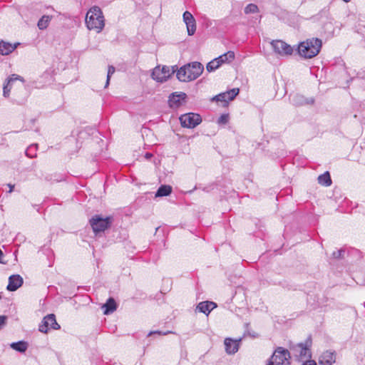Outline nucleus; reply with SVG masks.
I'll return each instance as SVG.
<instances>
[{
  "label": "nucleus",
  "mask_w": 365,
  "mask_h": 365,
  "mask_svg": "<svg viewBox=\"0 0 365 365\" xmlns=\"http://www.w3.org/2000/svg\"><path fill=\"white\" fill-rule=\"evenodd\" d=\"M203 70V66L195 61L182 66L178 70L176 76L182 82H188L198 78Z\"/></svg>",
  "instance_id": "nucleus-1"
},
{
  "label": "nucleus",
  "mask_w": 365,
  "mask_h": 365,
  "mask_svg": "<svg viewBox=\"0 0 365 365\" xmlns=\"http://www.w3.org/2000/svg\"><path fill=\"white\" fill-rule=\"evenodd\" d=\"M86 24L89 30H95L100 33L105 26V19L100 7L94 6L87 12Z\"/></svg>",
  "instance_id": "nucleus-2"
},
{
  "label": "nucleus",
  "mask_w": 365,
  "mask_h": 365,
  "mask_svg": "<svg viewBox=\"0 0 365 365\" xmlns=\"http://www.w3.org/2000/svg\"><path fill=\"white\" fill-rule=\"evenodd\" d=\"M321 47L322 40L312 38L300 43L298 46V53L305 58H312L319 53Z\"/></svg>",
  "instance_id": "nucleus-3"
},
{
  "label": "nucleus",
  "mask_w": 365,
  "mask_h": 365,
  "mask_svg": "<svg viewBox=\"0 0 365 365\" xmlns=\"http://www.w3.org/2000/svg\"><path fill=\"white\" fill-rule=\"evenodd\" d=\"M290 352L283 347H277L267 365H290Z\"/></svg>",
  "instance_id": "nucleus-4"
},
{
  "label": "nucleus",
  "mask_w": 365,
  "mask_h": 365,
  "mask_svg": "<svg viewBox=\"0 0 365 365\" xmlns=\"http://www.w3.org/2000/svg\"><path fill=\"white\" fill-rule=\"evenodd\" d=\"M311 344V341H307L305 343H299L292 346L290 349L294 357L299 361L309 360L308 359L312 356Z\"/></svg>",
  "instance_id": "nucleus-5"
},
{
  "label": "nucleus",
  "mask_w": 365,
  "mask_h": 365,
  "mask_svg": "<svg viewBox=\"0 0 365 365\" xmlns=\"http://www.w3.org/2000/svg\"><path fill=\"white\" fill-rule=\"evenodd\" d=\"M112 218L107 217L103 218L99 215H96L90 220V224L94 232H103L111 224Z\"/></svg>",
  "instance_id": "nucleus-6"
},
{
  "label": "nucleus",
  "mask_w": 365,
  "mask_h": 365,
  "mask_svg": "<svg viewBox=\"0 0 365 365\" xmlns=\"http://www.w3.org/2000/svg\"><path fill=\"white\" fill-rule=\"evenodd\" d=\"M180 121L182 127L193 128L201 123L202 118L199 114L189 113L182 115Z\"/></svg>",
  "instance_id": "nucleus-7"
},
{
  "label": "nucleus",
  "mask_w": 365,
  "mask_h": 365,
  "mask_svg": "<svg viewBox=\"0 0 365 365\" xmlns=\"http://www.w3.org/2000/svg\"><path fill=\"white\" fill-rule=\"evenodd\" d=\"M61 327L57 323L55 315L53 314H51L43 318L41 324L39 325L38 329L42 333H47L49 329L58 330Z\"/></svg>",
  "instance_id": "nucleus-8"
},
{
  "label": "nucleus",
  "mask_w": 365,
  "mask_h": 365,
  "mask_svg": "<svg viewBox=\"0 0 365 365\" xmlns=\"http://www.w3.org/2000/svg\"><path fill=\"white\" fill-rule=\"evenodd\" d=\"M174 72L175 71H171L169 67L163 66L160 68L157 66L153 69L151 76L156 81L163 83L166 81Z\"/></svg>",
  "instance_id": "nucleus-9"
},
{
  "label": "nucleus",
  "mask_w": 365,
  "mask_h": 365,
  "mask_svg": "<svg viewBox=\"0 0 365 365\" xmlns=\"http://www.w3.org/2000/svg\"><path fill=\"white\" fill-rule=\"evenodd\" d=\"M271 44L274 52L280 56H289L293 53L292 47L283 41H272Z\"/></svg>",
  "instance_id": "nucleus-10"
},
{
  "label": "nucleus",
  "mask_w": 365,
  "mask_h": 365,
  "mask_svg": "<svg viewBox=\"0 0 365 365\" xmlns=\"http://www.w3.org/2000/svg\"><path fill=\"white\" fill-rule=\"evenodd\" d=\"M16 81H21L22 86H24V84L25 83L24 78L17 74H11L7 78V83H6V84H5L4 86V88H3V95L5 98L9 97L11 89Z\"/></svg>",
  "instance_id": "nucleus-11"
},
{
  "label": "nucleus",
  "mask_w": 365,
  "mask_h": 365,
  "mask_svg": "<svg viewBox=\"0 0 365 365\" xmlns=\"http://www.w3.org/2000/svg\"><path fill=\"white\" fill-rule=\"evenodd\" d=\"M183 21L186 24L188 35H193L196 30V24L192 14L187 11H185L183 14Z\"/></svg>",
  "instance_id": "nucleus-12"
},
{
  "label": "nucleus",
  "mask_w": 365,
  "mask_h": 365,
  "mask_svg": "<svg viewBox=\"0 0 365 365\" xmlns=\"http://www.w3.org/2000/svg\"><path fill=\"white\" fill-rule=\"evenodd\" d=\"M23 278L19 274H13L9 278L6 288L10 292L16 291L23 284Z\"/></svg>",
  "instance_id": "nucleus-13"
},
{
  "label": "nucleus",
  "mask_w": 365,
  "mask_h": 365,
  "mask_svg": "<svg viewBox=\"0 0 365 365\" xmlns=\"http://www.w3.org/2000/svg\"><path fill=\"white\" fill-rule=\"evenodd\" d=\"M335 361V353L331 351H326L320 356L319 364L321 365H332Z\"/></svg>",
  "instance_id": "nucleus-14"
},
{
  "label": "nucleus",
  "mask_w": 365,
  "mask_h": 365,
  "mask_svg": "<svg viewBox=\"0 0 365 365\" xmlns=\"http://www.w3.org/2000/svg\"><path fill=\"white\" fill-rule=\"evenodd\" d=\"M240 341L227 338L225 340V351L228 354H233L239 349Z\"/></svg>",
  "instance_id": "nucleus-15"
},
{
  "label": "nucleus",
  "mask_w": 365,
  "mask_h": 365,
  "mask_svg": "<svg viewBox=\"0 0 365 365\" xmlns=\"http://www.w3.org/2000/svg\"><path fill=\"white\" fill-rule=\"evenodd\" d=\"M217 307L216 304L212 302H200L197 306V309L199 312L208 315L210 312Z\"/></svg>",
  "instance_id": "nucleus-16"
},
{
  "label": "nucleus",
  "mask_w": 365,
  "mask_h": 365,
  "mask_svg": "<svg viewBox=\"0 0 365 365\" xmlns=\"http://www.w3.org/2000/svg\"><path fill=\"white\" fill-rule=\"evenodd\" d=\"M185 98L186 94L185 93H173L169 98V103L171 107H178L180 105V101H184Z\"/></svg>",
  "instance_id": "nucleus-17"
},
{
  "label": "nucleus",
  "mask_w": 365,
  "mask_h": 365,
  "mask_svg": "<svg viewBox=\"0 0 365 365\" xmlns=\"http://www.w3.org/2000/svg\"><path fill=\"white\" fill-rule=\"evenodd\" d=\"M102 308L104 309V314H109L115 311L117 306L114 299L110 297L107 300L106 303L102 306Z\"/></svg>",
  "instance_id": "nucleus-18"
},
{
  "label": "nucleus",
  "mask_w": 365,
  "mask_h": 365,
  "mask_svg": "<svg viewBox=\"0 0 365 365\" xmlns=\"http://www.w3.org/2000/svg\"><path fill=\"white\" fill-rule=\"evenodd\" d=\"M16 48V46H13L9 43L4 41L0 42V54L8 55L11 53Z\"/></svg>",
  "instance_id": "nucleus-19"
},
{
  "label": "nucleus",
  "mask_w": 365,
  "mask_h": 365,
  "mask_svg": "<svg viewBox=\"0 0 365 365\" xmlns=\"http://www.w3.org/2000/svg\"><path fill=\"white\" fill-rule=\"evenodd\" d=\"M172 192V187L168 185H161L155 193V197L168 196Z\"/></svg>",
  "instance_id": "nucleus-20"
},
{
  "label": "nucleus",
  "mask_w": 365,
  "mask_h": 365,
  "mask_svg": "<svg viewBox=\"0 0 365 365\" xmlns=\"http://www.w3.org/2000/svg\"><path fill=\"white\" fill-rule=\"evenodd\" d=\"M216 58L219 61V62L221 64L225 63H229L234 60L235 53L233 51H229Z\"/></svg>",
  "instance_id": "nucleus-21"
},
{
  "label": "nucleus",
  "mask_w": 365,
  "mask_h": 365,
  "mask_svg": "<svg viewBox=\"0 0 365 365\" xmlns=\"http://www.w3.org/2000/svg\"><path fill=\"white\" fill-rule=\"evenodd\" d=\"M52 19V16L43 15L38 21L37 26L40 30L46 29Z\"/></svg>",
  "instance_id": "nucleus-22"
},
{
  "label": "nucleus",
  "mask_w": 365,
  "mask_h": 365,
  "mask_svg": "<svg viewBox=\"0 0 365 365\" xmlns=\"http://www.w3.org/2000/svg\"><path fill=\"white\" fill-rule=\"evenodd\" d=\"M11 347L20 353H24L28 348V344L26 341H20L11 344Z\"/></svg>",
  "instance_id": "nucleus-23"
},
{
  "label": "nucleus",
  "mask_w": 365,
  "mask_h": 365,
  "mask_svg": "<svg viewBox=\"0 0 365 365\" xmlns=\"http://www.w3.org/2000/svg\"><path fill=\"white\" fill-rule=\"evenodd\" d=\"M318 182L324 186H329L331 184V180L328 171L320 175L318 177Z\"/></svg>",
  "instance_id": "nucleus-24"
},
{
  "label": "nucleus",
  "mask_w": 365,
  "mask_h": 365,
  "mask_svg": "<svg viewBox=\"0 0 365 365\" xmlns=\"http://www.w3.org/2000/svg\"><path fill=\"white\" fill-rule=\"evenodd\" d=\"M239 88H232L227 92L222 93L225 99V103L232 101L239 93Z\"/></svg>",
  "instance_id": "nucleus-25"
},
{
  "label": "nucleus",
  "mask_w": 365,
  "mask_h": 365,
  "mask_svg": "<svg viewBox=\"0 0 365 365\" xmlns=\"http://www.w3.org/2000/svg\"><path fill=\"white\" fill-rule=\"evenodd\" d=\"M222 64L215 58V59L210 61L206 66L207 71L212 72L218 68Z\"/></svg>",
  "instance_id": "nucleus-26"
},
{
  "label": "nucleus",
  "mask_w": 365,
  "mask_h": 365,
  "mask_svg": "<svg viewBox=\"0 0 365 365\" xmlns=\"http://www.w3.org/2000/svg\"><path fill=\"white\" fill-rule=\"evenodd\" d=\"M291 101L292 102L293 104L299 106L302 105L304 103V99L303 96L298 94H295L291 96Z\"/></svg>",
  "instance_id": "nucleus-27"
},
{
  "label": "nucleus",
  "mask_w": 365,
  "mask_h": 365,
  "mask_svg": "<svg viewBox=\"0 0 365 365\" xmlns=\"http://www.w3.org/2000/svg\"><path fill=\"white\" fill-rule=\"evenodd\" d=\"M36 148H37L36 144L31 145L26 150V155L30 158H33L36 157Z\"/></svg>",
  "instance_id": "nucleus-28"
},
{
  "label": "nucleus",
  "mask_w": 365,
  "mask_h": 365,
  "mask_svg": "<svg viewBox=\"0 0 365 365\" xmlns=\"http://www.w3.org/2000/svg\"><path fill=\"white\" fill-rule=\"evenodd\" d=\"M258 7L257 5L254 4H250L245 8V13L248 14H254L257 12Z\"/></svg>",
  "instance_id": "nucleus-29"
},
{
  "label": "nucleus",
  "mask_w": 365,
  "mask_h": 365,
  "mask_svg": "<svg viewBox=\"0 0 365 365\" xmlns=\"http://www.w3.org/2000/svg\"><path fill=\"white\" fill-rule=\"evenodd\" d=\"M115 68L113 66H109L108 68L107 79L105 87L106 88L109 85L110 79L111 76L115 73Z\"/></svg>",
  "instance_id": "nucleus-30"
},
{
  "label": "nucleus",
  "mask_w": 365,
  "mask_h": 365,
  "mask_svg": "<svg viewBox=\"0 0 365 365\" xmlns=\"http://www.w3.org/2000/svg\"><path fill=\"white\" fill-rule=\"evenodd\" d=\"M229 120V115L228 114H222L220 115V117L218 118V123L220 124H226Z\"/></svg>",
  "instance_id": "nucleus-31"
},
{
  "label": "nucleus",
  "mask_w": 365,
  "mask_h": 365,
  "mask_svg": "<svg viewBox=\"0 0 365 365\" xmlns=\"http://www.w3.org/2000/svg\"><path fill=\"white\" fill-rule=\"evenodd\" d=\"M344 252H345L344 250H342V249L339 250L337 251L334 252L332 253V256L334 258H336V259L341 258Z\"/></svg>",
  "instance_id": "nucleus-32"
},
{
  "label": "nucleus",
  "mask_w": 365,
  "mask_h": 365,
  "mask_svg": "<svg viewBox=\"0 0 365 365\" xmlns=\"http://www.w3.org/2000/svg\"><path fill=\"white\" fill-rule=\"evenodd\" d=\"M212 101H221V102L225 103V97L222 95V93H220V94H218V95H217L215 96H214L212 98Z\"/></svg>",
  "instance_id": "nucleus-33"
},
{
  "label": "nucleus",
  "mask_w": 365,
  "mask_h": 365,
  "mask_svg": "<svg viewBox=\"0 0 365 365\" xmlns=\"http://www.w3.org/2000/svg\"><path fill=\"white\" fill-rule=\"evenodd\" d=\"M172 333H173V332L171 331H166V332H162L160 331H150L148 334V336H150V335L154 334H159V335H167L168 334H172Z\"/></svg>",
  "instance_id": "nucleus-34"
},
{
  "label": "nucleus",
  "mask_w": 365,
  "mask_h": 365,
  "mask_svg": "<svg viewBox=\"0 0 365 365\" xmlns=\"http://www.w3.org/2000/svg\"><path fill=\"white\" fill-rule=\"evenodd\" d=\"M7 320V317L1 315L0 316V329L6 324Z\"/></svg>",
  "instance_id": "nucleus-35"
},
{
  "label": "nucleus",
  "mask_w": 365,
  "mask_h": 365,
  "mask_svg": "<svg viewBox=\"0 0 365 365\" xmlns=\"http://www.w3.org/2000/svg\"><path fill=\"white\" fill-rule=\"evenodd\" d=\"M302 365H317V363L314 360H305Z\"/></svg>",
  "instance_id": "nucleus-36"
},
{
  "label": "nucleus",
  "mask_w": 365,
  "mask_h": 365,
  "mask_svg": "<svg viewBox=\"0 0 365 365\" xmlns=\"http://www.w3.org/2000/svg\"><path fill=\"white\" fill-rule=\"evenodd\" d=\"M7 186L9 187V192H11L14 190V185H11V184H8Z\"/></svg>",
  "instance_id": "nucleus-37"
},
{
  "label": "nucleus",
  "mask_w": 365,
  "mask_h": 365,
  "mask_svg": "<svg viewBox=\"0 0 365 365\" xmlns=\"http://www.w3.org/2000/svg\"><path fill=\"white\" fill-rule=\"evenodd\" d=\"M3 252L0 250V263H2L1 257H3Z\"/></svg>",
  "instance_id": "nucleus-38"
},
{
  "label": "nucleus",
  "mask_w": 365,
  "mask_h": 365,
  "mask_svg": "<svg viewBox=\"0 0 365 365\" xmlns=\"http://www.w3.org/2000/svg\"><path fill=\"white\" fill-rule=\"evenodd\" d=\"M145 157L147 158H150V157H152V154L151 153H146Z\"/></svg>",
  "instance_id": "nucleus-39"
}]
</instances>
